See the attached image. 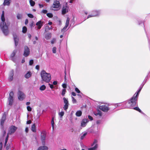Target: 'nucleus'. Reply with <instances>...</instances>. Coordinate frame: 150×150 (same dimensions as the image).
I'll use <instances>...</instances> for the list:
<instances>
[{
	"label": "nucleus",
	"mask_w": 150,
	"mask_h": 150,
	"mask_svg": "<svg viewBox=\"0 0 150 150\" xmlns=\"http://www.w3.org/2000/svg\"><path fill=\"white\" fill-rule=\"evenodd\" d=\"M82 115V112L80 110H78L77 111L76 113V115L77 116L79 117L80 116Z\"/></svg>",
	"instance_id": "bb28decb"
},
{
	"label": "nucleus",
	"mask_w": 150,
	"mask_h": 150,
	"mask_svg": "<svg viewBox=\"0 0 150 150\" xmlns=\"http://www.w3.org/2000/svg\"><path fill=\"white\" fill-rule=\"evenodd\" d=\"M47 16L49 18H52L53 17V15L51 13H48L47 14Z\"/></svg>",
	"instance_id": "ea45409f"
},
{
	"label": "nucleus",
	"mask_w": 150,
	"mask_h": 150,
	"mask_svg": "<svg viewBox=\"0 0 150 150\" xmlns=\"http://www.w3.org/2000/svg\"><path fill=\"white\" fill-rule=\"evenodd\" d=\"M87 134V133L85 132L81 134L80 139L81 140H83Z\"/></svg>",
	"instance_id": "c756f323"
},
{
	"label": "nucleus",
	"mask_w": 150,
	"mask_h": 150,
	"mask_svg": "<svg viewBox=\"0 0 150 150\" xmlns=\"http://www.w3.org/2000/svg\"><path fill=\"white\" fill-rule=\"evenodd\" d=\"M51 34L50 33L48 34L46 36L45 38L47 39H49L51 37Z\"/></svg>",
	"instance_id": "c9c22d12"
},
{
	"label": "nucleus",
	"mask_w": 150,
	"mask_h": 150,
	"mask_svg": "<svg viewBox=\"0 0 150 150\" xmlns=\"http://www.w3.org/2000/svg\"><path fill=\"white\" fill-rule=\"evenodd\" d=\"M140 91H139V90H138L137 91V92L135 93L136 94L135 95V97H137V98H138V96L139 93H140Z\"/></svg>",
	"instance_id": "37998d69"
},
{
	"label": "nucleus",
	"mask_w": 150,
	"mask_h": 150,
	"mask_svg": "<svg viewBox=\"0 0 150 150\" xmlns=\"http://www.w3.org/2000/svg\"><path fill=\"white\" fill-rule=\"evenodd\" d=\"M16 52V50H15L13 51V52L11 55V57L12 58V60L13 61H14V60L13 58L14 57Z\"/></svg>",
	"instance_id": "b1692460"
},
{
	"label": "nucleus",
	"mask_w": 150,
	"mask_h": 150,
	"mask_svg": "<svg viewBox=\"0 0 150 150\" xmlns=\"http://www.w3.org/2000/svg\"><path fill=\"white\" fill-rule=\"evenodd\" d=\"M62 87L64 89L67 88V84L66 83H63L62 85Z\"/></svg>",
	"instance_id": "603ef678"
},
{
	"label": "nucleus",
	"mask_w": 150,
	"mask_h": 150,
	"mask_svg": "<svg viewBox=\"0 0 150 150\" xmlns=\"http://www.w3.org/2000/svg\"><path fill=\"white\" fill-rule=\"evenodd\" d=\"M45 89H46V86L44 85H42L40 88V89L41 91H44Z\"/></svg>",
	"instance_id": "473e14b6"
},
{
	"label": "nucleus",
	"mask_w": 150,
	"mask_h": 150,
	"mask_svg": "<svg viewBox=\"0 0 150 150\" xmlns=\"http://www.w3.org/2000/svg\"><path fill=\"white\" fill-rule=\"evenodd\" d=\"M31 121L30 120H29L27 122V124H30L31 123Z\"/></svg>",
	"instance_id": "052dcab7"
},
{
	"label": "nucleus",
	"mask_w": 150,
	"mask_h": 150,
	"mask_svg": "<svg viewBox=\"0 0 150 150\" xmlns=\"http://www.w3.org/2000/svg\"><path fill=\"white\" fill-rule=\"evenodd\" d=\"M13 37L15 41V45L16 46L18 43L19 40L18 38H17V36L16 35H14Z\"/></svg>",
	"instance_id": "412c9836"
},
{
	"label": "nucleus",
	"mask_w": 150,
	"mask_h": 150,
	"mask_svg": "<svg viewBox=\"0 0 150 150\" xmlns=\"http://www.w3.org/2000/svg\"><path fill=\"white\" fill-rule=\"evenodd\" d=\"M10 4V0H4V5L8 6Z\"/></svg>",
	"instance_id": "393cba45"
},
{
	"label": "nucleus",
	"mask_w": 150,
	"mask_h": 150,
	"mask_svg": "<svg viewBox=\"0 0 150 150\" xmlns=\"http://www.w3.org/2000/svg\"><path fill=\"white\" fill-rule=\"evenodd\" d=\"M63 99L65 105H69L68 99H67L66 98H64Z\"/></svg>",
	"instance_id": "cd10ccee"
},
{
	"label": "nucleus",
	"mask_w": 150,
	"mask_h": 150,
	"mask_svg": "<svg viewBox=\"0 0 150 150\" xmlns=\"http://www.w3.org/2000/svg\"><path fill=\"white\" fill-rule=\"evenodd\" d=\"M48 148L47 146L44 145L40 146L37 150H48Z\"/></svg>",
	"instance_id": "aec40b11"
},
{
	"label": "nucleus",
	"mask_w": 150,
	"mask_h": 150,
	"mask_svg": "<svg viewBox=\"0 0 150 150\" xmlns=\"http://www.w3.org/2000/svg\"><path fill=\"white\" fill-rule=\"evenodd\" d=\"M69 105H64L63 107V108L65 110L67 111Z\"/></svg>",
	"instance_id": "4c0bfd02"
},
{
	"label": "nucleus",
	"mask_w": 150,
	"mask_h": 150,
	"mask_svg": "<svg viewBox=\"0 0 150 150\" xmlns=\"http://www.w3.org/2000/svg\"><path fill=\"white\" fill-rule=\"evenodd\" d=\"M41 76L42 81L49 83L51 79V76L50 73H47L43 70L40 73Z\"/></svg>",
	"instance_id": "7ed1b4c3"
},
{
	"label": "nucleus",
	"mask_w": 150,
	"mask_h": 150,
	"mask_svg": "<svg viewBox=\"0 0 150 150\" xmlns=\"http://www.w3.org/2000/svg\"><path fill=\"white\" fill-rule=\"evenodd\" d=\"M94 16V14H93L92 13V14L89 15L88 16H87V19L92 17H95V16Z\"/></svg>",
	"instance_id": "79ce46f5"
},
{
	"label": "nucleus",
	"mask_w": 150,
	"mask_h": 150,
	"mask_svg": "<svg viewBox=\"0 0 150 150\" xmlns=\"http://www.w3.org/2000/svg\"><path fill=\"white\" fill-rule=\"evenodd\" d=\"M8 135L6 136V138L5 140V145H6V144L7 143V141L8 140Z\"/></svg>",
	"instance_id": "a18cd8bd"
},
{
	"label": "nucleus",
	"mask_w": 150,
	"mask_h": 150,
	"mask_svg": "<svg viewBox=\"0 0 150 150\" xmlns=\"http://www.w3.org/2000/svg\"><path fill=\"white\" fill-rule=\"evenodd\" d=\"M125 103H118L115 104V106L116 107L120 106H122L123 107V108H124V106H125Z\"/></svg>",
	"instance_id": "5701e85b"
},
{
	"label": "nucleus",
	"mask_w": 150,
	"mask_h": 150,
	"mask_svg": "<svg viewBox=\"0 0 150 150\" xmlns=\"http://www.w3.org/2000/svg\"><path fill=\"white\" fill-rule=\"evenodd\" d=\"M69 21H70L69 18V17L67 18V19L66 20V21L65 25L64 27V28L62 30V32H63L64 30H66V29H67V27H68V26L69 25Z\"/></svg>",
	"instance_id": "2eb2a0df"
},
{
	"label": "nucleus",
	"mask_w": 150,
	"mask_h": 150,
	"mask_svg": "<svg viewBox=\"0 0 150 150\" xmlns=\"http://www.w3.org/2000/svg\"><path fill=\"white\" fill-rule=\"evenodd\" d=\"M16 16L18 19H21L22 18V15L21 14L18 13Z\"/></svg>",
	"instance_id": "7c9ffc66"
},
{
	"label": "nucleus",
	"mask_w": 150,
	"mask_h": 150,
	"mask_svg": "<svg viewBox=\"0 0 150 150\" xmlns=\"http://www.w3.org/2000/svg\"><path fill=\"white\" fill-rule=\"evenodd\" d=\"M9 149V146H8V145L6 146V150H8Z\"/></svg>",
	"instance_id": "774afa93"
},
{
	"label": "nucleus",
	"mask_w": 150,
	"mask_h": 150,
	"mask_svg": "<svg viewBox=\"0 0 150 150\" xmlns=\"http://www.w3.org/2000/svg\"><path fill=\"white\" fill-rule=\"evenodd\" d=\"M46 137V134L45 133H42L41 134V140L42 142V144L45 145V140Z\"/></svg>",
	"instance_id": "f8f14e48"
},
{
	"label": "nucleus",
	"mask_w": 150,
	"mask_h": 150,
	"mask_svg": "<svg viewBox=\"0 0 150 150\" xmlns=\"http://www.w3.org/2000/svg\"><path fill=\"white\" fill-rule=\"evenodd\" d=\"M27 30V28L25 26L23 27V30H22L23 32L24 33H25L26 32Z\"/></svg>",
	"instance_id": "e433bc0d"
},
{
	"label": "nucleus",
	"mask_w": 150,
	"mask_h": 150,
	"mask_svg": "<svg viewBox=\"0 0 150 150\" xmlns=\"http://www.w3.org/2000/svg\"><path fill=\"white\" fill-rule=\"evenodd\" d=\"M27 15H28V16L30 18H33L34 17L33 15L31 14L28 13V14Z\"/></svg>",
	"instance_id": "49530a36"
},
{
	"label": "nucleus",
	"mask_w": 150,
	"mask_h": 150,
	"mask_svg": "<svg viewBox=\"0 0 150 150\" xmlns=\"http://www.w3.org/2000/svg\"><path fill=\"white\" fill-rule=\"evenodd\" d=\"M18 98L20 100H22L25 97V96L22 91L19 90L18 92Z\"/></svg>",
	"instance_id": "0eeeda50"
},
{
	"label": "nucleus",
	"mask_w": 150,
	"mask_h": 150,
	"mask_svg": "<svg viewBox=\"0 0 150 150\" xmlns=\"http://www.w3.org/2000/svg\"><path fill=\"white\" fill-rule=\"evenodd\" d=\"M28 22V19H26L25 21V25L27 24Z\"/></svg>",
	"instance_id": "13d9d810"
},
{
	"label": "nucleus",
	"mask_w": 150,
	"mask_h": 150,
	"mask_svg": "<svg viewBox=\"0 0 150 150\" xmlns=\"http://www.w3.org/2000/svg\"><path fill=\"white\" fill-rule=\"evenodd\" d=\"M17 129V127L14 126L12 125L10 127L8 131V134H12L14 133Z\"/></svg>",
	"instance_id": "1a4fd4ad"
},
{
	"label": "nucleus",
	"mask_w": 150,
	"mask_h": 150,
	"mask_svg": "<svg viewBox=\"0 0 150 150\" xmlns=\"http://www.w3.org/2000/svg\"><path fill=\"white\" fill-rule=\"evenodd\" d=\"M39 66L38 65H37L35 67V69L38 70H39Z\"/></svg>",
	"instance_id": "4d7b16f0"
},
{
	"label": "nucleus",
	"mask_w": 150,
	"mask_h": 150,
	"mask_svg": "<svg viewBox=\"0 0 150 150\" xmlns=\"http://www.w3.org/2000/svg\"><path fill=\"white\" fill-rule=\"evenodd\" d=\"M98 141L96 139H95L94 142L92 144H91V146H94L93 147L91 148H88V150H95L98 148V145L97 144Z\"/></svg>",
	"instance_id": "39448f33"
},
{
	"label": "nucleus",
	"mask_w": 150,
	"mask_h": 150,
	"mask_svg": "<svg viewBox=\"0 0 150 150\" xmlns=\"http://www.w3.org/2000/svg\"><path fill=\"white\" fill-rule=\"evenodd\" d=\"M132 109H134L139 111L140 112H141V113L142 112V111L138 107H135L134 108H132Z\"/></svg>",
	"instance_id": "72a5a7b5"
},
{
	"label": "nucleus",
	"mask_w": 150,
	"mask_h": 150,
	"mask_svg": "<svg viewBox=\"0 0 150 150\" xmlns=\"http://www.w3.org/2000/svg\"><path fill=\"white\" fill-rule=\"evenodd\" d=\"M28 127H26L25 129V132L27 133L28 132Z\"/></svg>",
	"instance_id": "69168bd1"
},
{
	"label": "nucleus",
	"mask_w": 150,
	"mask_h": 150,
	"mask_svg": "<svg viewBox=\"0 0 150 150\" xmlns=\"http://www.w3.org/2000/svg\"><path fill=\"white\" fill-rule=\"evenodd\" d=\"M57 82L56 81H54L53 82V84L54 85H56L57 84Z\"/></svg>",
	"instance_id": "bf43d9fd"
},
{
	"label": "nucleus",
	"mask_w": 150,
	"mask_h": 150,
	"mask_svg": "<svg viewBox=\"0 0 150 150\" xmlns=\"http://www.w3.org/2000/svg\"><path fill=\"white\" fill-rule=\"evenodd\" d=\"M49 85H50V86L51 88L52 89L54 88V86L53 85L51 84H50L49 83Z\"/></svg>",
	"instance_id": "6e6d98bb"
},
{
	"label": "nucleus",
	"mask_w": 150,
	"mask_h": 150,
	"mask_svg": "<svg viewBox=\"0 0 150 150\" xmlns=\"http://www.w3.org/2000/svg\"><path fill=\"white\" fill-rule=\"evenodd\" d=\"M25 50L24 51V55L25 56H28L30 53V50L28 47L27 46H25L24 47Z\"/></svg>",
	"instance_id": "9b49d317"
},
{
	"label": "nucleus",
	"mask_w": 150,
	"mask_h": 150,
	"mask_svg": "<svg viewBox=\"0 0 150 150\" xmlns=\"http://www.w3.org/2000/svg\"><path fill=\"white\" fill-rule=\"evenodd\" d=\"M14 75V71L13 70H12L10 71L9 75V76L8 78V79L10 81H12L13 79V76Z\"/></svg>",
	"instance_id": "a211bd4d"
},
{
	"label": "nucleus",
	"mask_w": 150,
	"mask_h": 150,
	"mask_svg": "<svg viewBox=\"0 0 150 150\" xmlns=\"http://www.w3.org/2000/svg\"><path fill=\"white\" fill-rule=\"evenodd\" d=\"M6 119V114L4 113L2 117V118L1 120V125L2 126H3L4 123V122Z\"/></svg>",
	"instance_id": "f3484780"
},
{
	"label": "nucleus",
	"mask_w": 150,
	"mask_h": 150,
	"mask_svg": "<svg viewBox=\"0 0 150 150\" xmlns=\"http://www.w3.org/2000/svg\"><path fill=\"white\" fill-rule=\"evenodd\" d=\"M27 109L28 111H31L32 110L31 108L29 106H28L27 107Z\"/></svg>",
	"instance_id": "8fccbe9b"
},
{
	"label": "nucleus",
	"mask_w": 150,
	"mask_h": 150,
	"mask_svg": "<svg viewBox=\"0 0 150 150\" xmlns=\"http://www.w3.org/2000/svg\"><path fill=\"white\" fill-rule=\"evenodd\" d=\"M31 72L30 71H29L24 76L25 78L28 79L31 76Z\"/></svg>",
	"instance_id": "4be33fe9"
},
{
	"label": "nucleus",
	"mask_w": 150,
	"mask_h": 150,
	"mask_svg": "<svg viewBox=\"0 0 150 150\" xmlns=\"http://www.w3.org/2000/svg\"><path fill=\"white\" fill-rule=\"evenodd\" d=\"M1 22L0 23V27L3 33L7 35L8 33V27L10 23L8 21H6L4 17V12L3 11L1 17Z\"/></svg>",
	"instance_id": "f257e3e1"
},
{
	"label": "nucleus",
	"mask_w": 150,
	"mask_h": 150,
	"mask_svg": "<svg viewBox=\"0 0 150 150\" xmlns=\"http://www.w3.org/2000/svg\"><path fill=\"white\" fill-rule=\"evenodd\" d=\"M101 121L100 120H98L96 122V123L97 124H100L101 123Z\"/></svg>",
	"instance_id": "680f3d73"
},
{
	"label": "nucleus",
	"mask_w": 150,
	"mask_h": 150,
	"mask_svg": "<svg viewBox=\"0 0 150 150\" xmlns=\"http://www.w3.org/2000/svg\"><path fill=\"white\" fill-rule=\"evenodd\" d=\"M88 122V120L87 119H83L81 121V126L83 127H85Z\"/></svg>",
	"instance_id": "dca6fc26"
},
{
	"label": "nucleus",
	"mask_w": 150,
	"mask_h": 150,
	"mask_svg": "<svg viewBox=\"0 0 150 150\" xmlns=\"http://www.w3.org/2000/svg\"><path fill=\"white\" fill-rule=\"evenodd\" d=\"M47 11L46 10H43L42 11V13H43L46 14L47 13Z\"/></svg>",
	"instance_id": "864d4df0"
},
{
	"label": "nucleus",
	"mask_w": 150,
	"mask_h": 150,
	"mask_svg": "<svg viewBox=\"0 0 150 150\" xmlns=\"http://www.w3.org/2000/svg\"><path fill=\"white\" fill-rule=\"evenodd\" d=\"M66 92V89H63L62 91V95L63 96H64Z\"/></svg>",
	"instance_id": "a19ab883"
},
{
	"label": "nucleus",
	"mask_w": 150,
	"mask_h": 150,
	"mask_svg": "<svg viewBox=\"0 0 150 150\" xmlns=\"http://www.w3.org/2000/svg\"><path fill=\"white\" fill-rule=\"evenodd\" d=\"M88 118L90 120H93V117L91 116L90 115L88 116Z\"/></svg>",
	"instance_id": "5fc2aeb1"
},
{
	"label": "nucleus",
	"mask_w": 150,
	"mask_h": 150,
	"mask_svg": "<svg viewBox=\"0 0 150 150\" xmlns=\"http://www.w3.org/2000/svg\"><path fill=\"white\" fill-rule=\"evenodd\" d=\"M135 94L127 102L125 103V106H124V108H132L136 105L138 98L135 97Z\"/></svg>",
	"instance_id": "f03ea898"
},
{
	"label": "nucleus",
	"mask_w": 150,
	"mask_h": 150,
	"mask_svg": "<svg viewBox=\"0 0 150 150\" xmlns=\"http://www.w3.org/2000/svg\"><path fill=\"white\" fill-rule=\"evenodd\" d=\"M30 5L32 6H33L35 4V2L32 0L30 1Z\"/></svg>",
	"instance_id": "f704fd0d"
},
{
	"label": "nucleus",
	"mask_w": 150,
	"mask_h": 150,
	"mask_svg": "<svg viewBox=\"0 0 150 150\" xmlns=\"http://www.w3.org/2000/svg\"><path fill=\"white\" fill-rule=\"evenodd\" d=\"M94 113L98 117H100L102 116V112L99 110L96 112H95Z\"/></svg>",
	"instance_id": "6ab92c4d"
},
{
	"label": "nucleus",
	"mask_w": 150,
	"mask_h": 150,
	"mask_svg": "<svg viewBox=\"0 0 150 150\" xmlns=\"http://www.w3.org/2000/svg\"><path fill=\"white\" fill-rule=\"evenodd\" d=\"M31 129H32V130L33 132H36V128H35V124H33L32 126V127H31Z\"/></svg>",
	"instance_id": "c85d7f7f"
},
{
	"label": "nucleus",
	"mask_w": 150,
	"mask_h": 150,
	"mask_svg": "<svg viewBox=\"0 0 150 150\" xmlns=\"http://www.w3.org/2000/svg\"><path fill=\"white\" fill-rule=\"evenodd\" d=\"M59 116L61 118H62V117L64 115V112L63 111H62L61 112H59L58 114Z\"/></svg>",
	"instance_id": "a878e982"
},
{
	"label": "nucleus",
	"mask_w": 150,
	"mask_h": 150,
	"mask_svg": "<svg viewBox=\"0 0 150 150\" xmlns=\"http://www.w3.org/2000/svg\"><path fill=\"white\" fill-rule=\"evenodd\" d=\"M39 7L40 8H42L43 7V4H39Z\"/></svg>",
	"instance_id": "0e129e2a"
},
{
	"label": "nucleus",
	"mask_w": 150,
	"mask_h": 150,
	"mask_svg": "<svg viewBox=\"0 0 150 150\" xmlns=\"http://www.w3.org/2000/svg\"><path fill=\"white\" fill-rule=\"evenodd\" d=\"M69 10V7L67 4L64 6L62 10V14L64 15L67 13Z\"/></svg>",
	"instance_id": "9d476101"
},
{
	"label": "nucleus",
	"mask_w": 150,
	"mask_h": 150,
	"mask_svg": "<svg viewBox=\"0 0 150 150\" xmlns=\"http://www.w3.org/2000/svg\"><path fill=\"white\" fill-rule=\"evenodd\" d=\"M44 24L43 22L41 21H39L36 23V25L37 26L38 29H40Z\"/></svg>",
	"instance_id": "ddd939ff"
},
{
	"label": "nucleus",
	"mask_w": 150,
	"mask_h": 150,
	"mask_svg": "<svg viewBox=\"0 0 150 150\" xmlns=\"http://www.w3.org/2000/svg\"><path fill=\"white\" fill-rule=\"evenodd\" d=\"M99 108L104 112H107L110 109V108L106 105H102L100 106Z\"/></svg>",
	"instance_id": "6e6552de"
},
{
	"label": "nucleus",
	"mask_w": 150,
	"mask_h": 150,
	"mask_svg": "<svg viewBox=\"0 0 150 150\" xmlns=\"http://www.w3.org/2000/svg\"><path fill=\"white\" fill-rule=\"evenodd\" d=\"M13 91L10 92L9 93V96L8 98V101L9 105H12L13 101Z\"/></svg>",
	"instance_id": "423d86ee"
},
{
	"label": "nucleus",
	"mask_w": 150,
	"mask_h": 150,
	"mask_svg": "<svg viewBox=\"0 0 150 150\" xmlns=\"http://www.w3.org/2000/svg\"><path fill=\"white\" fill-rule=\"evenodd\" d=\"M56 49L57 48L56 47H54L52 48V52L54 53H56Z\"/></svg>",
	"instance_id": "58836bf2"
},
{
	"label": "nucleus",
	"mask_w": 150,
	"mask_h": 150,
	"mask_svg": "<svg viewBox=\"0 0 150 150\" xmlns=\"http://www.w3.org/2000/svg\"><path fill=\"white\" fill-rule=\"evenodd\" d=\"M72 101L73 103H76V100L73 97H72Z\"/></svg>",
	"instance_id": "c03bdc74"
},
{
	"label": "nucleus",
	"mask_w": 150,
	"mask_h": 150,
	"mask_svg": "<svg viewBox=\"0 0 150 150\" xmlns=\"http://www.w3.org/2000/svg\"><path fill=\"white\" fill-rule=\"evenodd\" d=\"M51 123L52 126V128L53 130H54V117H53L52 118L51 122Z\"/></svg>",
	"instance_id": "2f4dec72"
},
{
	"label": "nucleus",
	"mask_w": 150,
	"mask_h": 150,
	"mask_svg": "<svg viewBox=\"0 0 150 150\" xmlns=\"http://www.w3.org/2000/svg\"><path fill=\"white\" fill-rule=\"evenodd\" d=\"M75 91L77 93H81L80 91H79V89L77 88H75Z\"/></svg>",
	"instance_id": "de8ad7c7"
},
{
	"label": "nucleus",
	"mask_w": 150,
	"mask_h": 150,
	"mask_svg": "<svg viewBox=\"0 0 150 150\" xmlns=\"http://www.w3.org/2000/svg\"><path fill=\"white\" fill-rule=\"evenodd\" d=\"M71 94L72 96H76V94L74 92H72V93H71Z\"/></svg>",
	"instance_id": "e2e57ef3"
},
{
	"label": "nucleus",
	"mask_w": 150,
	"mask_h": 150,
	"mask_svg": "<svg viewBox=\"0 0 150 150\" xmlns=\"http://www.w3.org/2000/svg\"><path fill=\"white\" fill-rule=\"evenodd\" d=\"M33 63V60H31L29 61V65H32Z\"/></svg>",
	"instance_id": "3c124183"
},
{
	"label": "nucleus",
	"mask_w": 150,
	"mask_h": 150,
	"mask_svg": "<svg viewBox=\"0 0 150 150\" xmlns=\"http://www.w3.org/2000/svg\"><path fill=\"white\" fill-rule=\"evenodd\" d=\"M56 40L55 39H53L51 41V43L52 44H53L55 43Z\"/></svg>",
	"instance_id": "09e8293b"
},
{
	"label": "nucleus",
	"mask_w": 150,
	"mask_h": 150,
	"mask_svg": "<svg viewBox=\"0 0 150 150\" xmlns=\"http://www.w3.org/2000/svg\"><path fill=\"white\" fill-rule=\"evenodd\" d=\"M28 37L29 39H30L31 37V35L30 34H29L28 35Z\"/></svg>",
	"instance_id": "338daca9"
},
{
	"label": "nucleus",
	"mask_w": 150,
	"mask_h": 150,
	"mask_svg": "<svg viewBox=\"0 0 150 150\" xmlns=\"http://www.w3.org/2000/svg\"><path fill=\"white\" fill-rule=\"evenodd\" d=\"M61 6L59 2L58 1H55L52 6V7L54 8L53 10L54 11H58L59 9Z\"/></svg>",
	"instance_id": "20e7f679"
},
{
	"label": "nucleus",
	"mask_w": 150,
	"mask_h": 150,
	"mask_svg": "<svg viewBox=\"0 0 150 150\" xmlns=\"http://www.w3.org/2000/svg\"><path fill=\"white\" fill-rule=\"evenodd\" d=\"M92 14H93L95 17L99 16L100 13V10H94L92 11Z\"/></svg>",
	"instance_id": "4468645a"
}]
</instances>
